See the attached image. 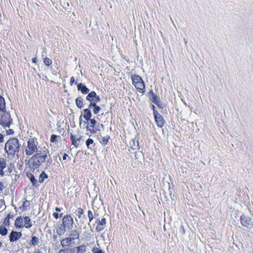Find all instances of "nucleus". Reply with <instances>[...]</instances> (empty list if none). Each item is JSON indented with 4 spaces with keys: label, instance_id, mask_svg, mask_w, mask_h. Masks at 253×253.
I'll return each mask as SVG.
<instances>
[{
    "label": "nucleus",
    "instance_id": "obj_27",
    "mask_svg": "<svg viewBox=\"0 0 253 253\" xmlns=\"http://www.w3.org/2000/svg\"><path fill=\"white\" fill-rule=\"evenodd\" d=\"M47 175L44 171H42L39 176V181L40 183H42L43 182L44 179L47 178Z\"/></svg>",
    "mask_w": 253,
    "mask_h": 253
},
{
    "label": "nucleus",
    "instance_id": "obj_33",
    "mask_svg": "<svg viewBox=\"0 0 253 253\" xmlns=\"http://www.w3.org/2000/svg\"><path fill=\"white\" fill-rule=\"evenodd\" d=\"M93 143V140L91 138H88L85 142V144L87 147L88 148L90 149L92 147L90 146V145L92 144Z\"/></svg>",
    "mask_w": 253,
    "mask_h": 253
},
{
    "label": "nucleus",
    "instance_id": "obj_25",
    "mask_svg": "<svg viewBox=\"0 0 253 253\" xmlns=\"http://www.w3.org/2000/svg\"><path fill=\"white\" fill-rule=\"evenodd\" d=\"M76 105L77 106L81 109L84 105L83 99L81 97H78L75 100Z\"/></svg>",
    "mask_w": 253,
    "mask_h": 253
},
{
    "label": "nucleus",
    "instance_id": "obj_9",
    "mask_svg": "<svg viewBox=\"0 0 253 253\" xmlns=\"http://www.w3.org/2000/svg\"><path fill=\"white\" fill-rule=\"evenodd\" d=\"M240 220L242 225L247 228H249L252 224L251 219L245 215H242L240 217Z\"/></svg>",
    "mask_w": 253,
    "mask_h": 253
},
{
    "label": "nucleus",
    "instance_id": "obj_32",
    "mask_svg": "<svg viewBox=\"0 0 253 253\" xmlns=\"http://www.w3.org/2000/svg\"><path fill=\"white\" fill-rule=\"evenodd\" d=\"M27 176L29 177L30 180L32 183L33 185H35L37 183V180L34 177V176L31 173H30L29 175H27Z\"/></svg>",
    "mask_w": 253,
    "mask_h": 253
},
{
    "label": "nucleus",
    "instance_id": "obj_17",
    "mask_svg": "<svg viewBox=\"0 0 253 253\" xmlns=\"http://www.w3.org/2000/svg\"><path fill=\"white\" fill-rule=\"evenodd\" d=\"M6 167V160L3 158H0V174L2 176L4 174V172H3V169H5Z\"/></svg>",
    "mask_w": 253,
    "mask_h": 253
},
{
    "label": "nucleus",
    "instance_id": "obj_40",
    "mask_svg": "<svg viewBox=\"0 0 253 253\" xmlns=\"http://www.w3.org/2000/svg\"><path fill=\"white\" fill-rule=\"evenodd\" d=\"M46 54V48H44L43 49V51H42V56L43 57V58L44 57H45V54Z\"/></svg>",
    "mask_w": 253,
    "mask_h": 253
},
{
    "label": "nucleus",
    "instance_id": "obj_38",
    "mask_svg": "<svg viewBox=\"0 0 253 253\" xmlns=\"http://www.w3.org/2000/svg\"><path fill=\"white\" fill-rule=\"evenodd\" d=\"M56 138H57V135H56L55 134H52L50 137V141L52 142H55L56 141Z\"/></svg>",
    "mask_w": 253,
    "mask_h": 253
},
{
    "label": "nucleus",
    "instance_id": "obj_39",
    "mask_svg": "<svg viewBox=\"0 0 253 253\" xmlns=\"http://www.w3.org/2000/svg\"><path fill=\"white\" fill-rule=\"evenodd\" d=\"M108 112H105V113H102L101 115H97L96 118L97 119H98L99 120H100V117H101V116H105L107 114H108Z\"/></svg>",
    "mask_w": 253,
    "mask_h": 253
},
{
    "label": "nucleus",
    "instance_id": "obj_5",
    "mask_svg": "<svg viewBox=\"0 0 253 253\" xmlns=\"http://www.w3.org/2000/svg\"><path fill=\"white\" fill-rule=\"evenodd\" d=\"M12 123V119L11 118L10 115L7 112H3V114L1 116L0 124L4 127H9Z\"/></svg>",
    "mask_w": 253,
    "mask_h": 253
},
{
    "label": "nucleus",
    "instance_id": "obj_28",
    "mask_svg": "<svg viewBox=\"0 0 253 253\" xmlns=\"http://www.w3.org/2000/svg\"><path fill=\"white\" fill-rule=\"evenodd\" d=\"M39 243V239L38 237L36 236H33L32 238V240L31 241V245L32 246H36Z\"/></svg>",
    "mask_w": 253,
    "mask_h": 253
},
{
    "label": "nucleus",
    "instance_id": "obj_42",
    "mask_svg": "<svg viewBox=\"0 0 253 253\" xmlns=\"http://www.w3.org/2000/svg\"><path fill=\"white\" fill-rule=\"evenodd\" d=\"M75 82V78L74 77H72L70 79V84L71 85Z\"/></svg>",
    "mask_w": 253,
    "mask_h": 253
},
{
    "label": "nucleus",
    "instance_id": "obj_13",
    "mask_svg": "<svg viewBox=\"0 0 253 253\" xmlns=\"http://www.w3.org/2000/svg\"><path fill=\"white\" fill-rule=\"evenodd\" d=\"M66 229L64 228L61 224H58L56 227V233L59 236L64 235L66 231Z\"/></svg>",
    "mask_w": 253,
    "mask_h": 253
},
{
    "label": "nucleus",
    "instance_id": "obj_18",
    "mask_svg": "<svg viewBox=\"0 0 253 253\" xmlns=\"http://www.w3.org/2000/svg\"><path fill=\"white\" fill-rule=\"evenodd\" d=\"M23 222V226H25L26 228L29 229L32 226L31 219L29 216L24 217Z\"/></svg>",
    "mask_w": 253,
    "mask_h": 253
},
{
    "label": "nucleus",
    "instance_id": "obj_2",
    "mask_svg": "<svg viewBox=\"0 0 253 253\" xmlns=\"http://www.w3.org/2000/svg\"><path fill=\"white\" fill-rule=\"evenodd\" d=\"M20 146L17 138H11L6 143L5 149L8 155L14 156L19 152Z\"/></svg>",
    "mask_w": 253,
    "mask_h": 253
},
{
    "label": "nucleus",
    "instance_id": "obj_19",
    "mask_svg": "<svg viewBox=\"0 0 253 253\" xmlns=\"http://www.w3.org/2000/svg\"><path fill=\"white\" fill-rule=\"evenodd\" d=\"M130 148L132 150H137L139 149V144L137 140L132 139L129 142Z\"/></svg>",
    "mask_w": 253,
    "mask_h": 253
},
{
    "label": "nucleus",
    "instance_id": "obj_6",
    "mask_svg": "<svg viewBox=\"0 0 253 253\" xmlns=\"http://www.w3.org/2000/svg\"><path fill=\"white\" fill-rule=\"evenodd\" d=\"M73 218L70 215L67 214L62 218L61 224L66 230H71L73 227Z\"/></svg>",
    "mask_w": 253,
    "mask_h": 253
},
{
    "label": "nucleus",
    "instance_id": "obj_21",
    "mask_svg": "<svg viewBox=\"0 0 253 253\" xmlns=\"http://www.w3.org/2000/svg\"><path fill=\"white\" fill-rule=\"evenodd\" d=\"M15 226L17 228H20L23 227V220L21 216H18L16 218L15 222Z\"/></svg>",
    "mask_w": 253,
    "mask_h": 253
},
{
    "label": "nucleus",
    "instance_id": "obj_12",
    "mask_svg": "<svg viewBox=\"0 0 253 253\" xmlns=\"http://www.w3.org/2000/svg\"><path fill=\"white\" fill-rule=\"evenodd\" d=\"M73 240L69 236L61 240V245L63 247L69 246L73 243Z\"/></svg>",
    "mask_w": 253,
    "mask_h": 253
},
{
    "label": "nucleus",
    "instance_id": "obj_48",
    "mask_svg": "<svg viewBox=\"0 0 253 253\" xmlns=\"http://www.w3.org/2000/svg\"><path fill=\"white\" fill-rule=\"evenodd\" d=\"M55 211H61V209L60 208H59L56 207V208H55Z\"/></svg>",
    "mask_w": 253,
    "mask_h": 253
},
{
    "label": "nucleus",
    "instance_id": "obj_47",
    "mask_svg": "<svg viewBox=\"0 0 253 253\" xmlns=\"http://www.w3.org/2000/svg\"><path fill=\"white\" fill-rule=\"evenodd\" d=\"M57 236L56 235L53 234V240L55 241L57 240Z\"/></svg>",
    "mask_w": 253,
    "mask_h": 253
},
{
    "label": "nucleus",
    "instance_id": "obj_11",
    "mask_svg": "<svg viewBox=\"0 0 253 253\" xmlns=\"http://www.w3.org/2000/svg\"><path fill=\"white\" fill-rule=\"evenodd\" d=\"M22 236V233L20 232H17L12 231L9 236V240L10 242H13L19 239Z\"/></svg>",
    "mask_w": 253,
    "mask_h": 253
},
{
    "label": "nucleus",
    "instance_id": "obj_49",
    "mask_svg": "<svg viewBox=\"0 0 253 253\" xmlns=\"http://www.w3.org/2000/svg\"><path fill=\"white\" fill-rule=\"evenodd\" d=\"M79 119H80V124H81V122H82V116H81L79 118Z\"/></svg>",
    "mask_w": 253,
    "mask_h": 253
},
{
    "label": "nucleus",
    "instance_id": "obj_15",
    "mask_svg": "<svg viewBox=\"0 0 253 253\" xmlns=\"http://www.w3.org/2000/svg\"><path fill=\"white\" fill-rule=\"evenodd\" d=\"M88 121H90V126H87V129L89 130L90 132L92 133H95V131L94 130L95 125L96 124V121L94 119H90Z\"/></svg>",
    "mask_w": 253,
    "mask_h": 253
},
{
    "label": "nucleus",
    "instance_id": "obj_50",
    "mask_svg": "<svg viewBox=\"0 0 253 253\" xmlns=\"http://www.w3.org/2000/svg\"><path fill=\"white\" fill-rule=\"evenodd\" d=\"M9 131H10V133H13V131L12 130V129H9Z\"/></svg>",
    "mask_w": 253,
    "mask_h": 253
},
{
    "label": "nucleus",
    "instance_id": "obj_3",
    "mask_svg": "<svg viewBox=\"0 0 253 253\" xmlns=\"http://www.w3.org/2000/svg\"><path fill=\"white\" fill-rule=\"evenodd\" d=\"M131 79L133 85H134L137 90L141 93H143L145 91V84L141 77L137 75L131 76Z\"/></svg>",
    "mask_w": 253,
    "mask_h": 253
},
{
    "label": "nucleus",
    "instance_id": "obj_53",
    "mask_svg": "<svg viewBox=\"0 0 253 253\" xmlns=\"http://www.w3.org/2000/svg\"><path fill=\"white\" fill-rule=\"evenodd\" d=\"M34 253H41L39 251H37L36 252H34Z\"/></svg>",
    "mask_w": 253,
    "mask_h": 253
},
{
    "label": "nucleus",
    "instance_id": "obj_45",
    "mask_svg": "<svg viewBox=\"0 0 253 253\" xmlns=\"http://www.w3.org/2000/svg\"><path fill=\"white\" fill-rule=\"evenodd\" d=\"M68 156V155L67 154L64 153V155H63V160H66L67 157Z\"/></svg>",
    "mask_w": 253,
    "mask_h": 253
},
{
    "label": "nucleus",
    "instance_id": "obj_35",
    "mask_svg": "<svg viewBox=\"0 0 253 253\" xmlns=\"http://www.w3.org/2000/svg\"><path fill=\"white\" fill-rule=\"evenodd\" d=\"M92 252L93 253H104V252L99 248L97 247H94L92 249Z\"/></svg>",
    "mask_w": 253,
    "mask_h": 253
},
{
    "label": "nucleus",
    "instance_id": "obj_14",
    "mask_svg": "<svg viewBox=\"0 0 253 253\" xmlns=\"http://www.w3.org/2000/svg\"><path fill=\"white\" fill-rule=\"evenodd\" d=\"M78 89L81 91L82 93L87 94L89 92V89L82 83H80L77 86Z\"/></svg>",
    "mask_w": 253,
    "mask_h": 253
},
{
    "label": "nucleus",
    "instance_id": "obj_44",
    "mask_svg": "<svg viewBox=\"0 0 253 253\" xmlns=\"http://www.w3.org/2000/svg\"><path fill=\"white\" fill-rule=\"evenodd\" d=\"M4 188L3 183L0 182V191H2L3 189Z\"/></svg>",
    "mask_w": 253,
    "mask_h": 253
},
{
    "label": "nucleus",
    "instance_id": "obj_36",
    "mask_svg": "<svg viewBox=\"0 0 253 253\" xmlns=\"http://www.w3.org/2000/svg\"><path fill=\"white\" fill-rule=\"evenodd\" d=\"M77 212L78 213V216L80 218L81 217V215L83 214L84 211L82 208H78L77 210Z\"/></svg>",
    "mask_w": 253,
    "mask_h": 253
},
{
    "label": "nucleus",
    "instance_id": "obj_52",
    "mask_svg": "<svg viewBox=\"0 0 253 253\" xmlns=\"http://www.w3.org/2000/svg\"><path fill=\"white\" fill-rule=\"evenodd\" d=\"M62 215H63V213H60V214L59 215V216H60V217H61V216H62Z\"/></svg>",
    "mask_w": 253,
    "mask_h": 253
},
{
    "label": "nucleus",
    "instance_id": "obj_23",
    "mask_svg": "<svg viewBox=\"0 0 253 253\" xmlns=\"http://www.w3.org/2000/svg\"><path fill=\"white\" fill-rule=\"evenodd\" d=\"M71 139L72 140V144L77 148L79 145V142L81 138H77L76 136L73 135L72 134H71Z\"/></svg>",
    "mask_w": 253,
    "mask_h": 253
},
{
    "label": "nucleus",
    "instance_id": "obj_43",
    "mask_svg": "<svg viewBox=\"0 0 253 253\" xmlns=\"http://www.w3.org/2000/svg\"><path fill=\"white\" fill-rule=\"evenodd\" d=\"M53 216L56 218L57 219L59 217V214L57 212H54L53 213Z\"/></svg>",
    "mask_w": 253,
    "mask_h": 253
},
{
    "label": "nucleus",
    "instance_id": "obj_22",
    "mask_svg": "<svg viewBox=\"0 0 253 253\" xmlns=\"http://www.w3.org/2000/svg\"><path fill=\"white\" fill-rule=\"evenodd\" d=\"M84 114L83 115L84 118L86 121L90 120L91 117V113L89 110V108L85 109L84 110Z\"/></svg>",
    "mask_w": 253,
    "mask_h": 253
},
{
    "label": "nucleus",
    "instance_id": "obj_20",
    "mask_svg": "<svg viewBox=\"0 0 253 253\" xmlns=\"http://www.w3.org/2000/svg\"><path fill=\"white\" fill-rule=\"evenodd\" d=\"M109 138L110 136L109 135H106L105 136H102L101 135H100V136L98 137L99 142L103 145H105L107 144Z\"/></svg>",
    "mask_w": 253,
    "mask_h": 253
},
{
    "label": "nucleus",
    "instance_id": "obj_31",
    "mask_svg": "<svg viewBox=\"0 0 253 253\" xmlns=\"http://www.w3.org/2000/svg\"><path fill=\"white\" fill-rule=\"evenodd\" d=\"M151 99L153 102L159 105L158 103L160 102V98L157 95L152 93Z\"/></svg>",
    "mask_w": 253,
    "mask_h": 253
},
{
    "label": "nucleus",
    "instance_id": "obj_26",
    "mask_svg": "<svg viewBox=\"0 0 253 253\" xmlns=\"http://www.w3.org/2000/svg\"><path fill=\"white\" fill-rule=\"evenodd\" d=\"M5 110V100L3 97L0 96V111L4 112Z\"/></svg>",
    "mask_w": 253,
    "mask_h": 253
},
{
    "label": "nucleus",
    "instance_id": "obj_51",
    "mask_svg": "<svg viewBox=\"0 0 253 253\" xmlns=\"http://www.w3.org/2000/svg\"><path fill=\"white\" fill-rule=\"evenodd\" d=\"M2 244L1 242H0V248L2 247Z\"/></svg>",
    "mask_w": 253,
    "mask_h": 253
},
{
    "label": "nucleus",
    "instance_id": "obj_29",
    "mask_svg": "<svg viewBox=\"0 0 253 253\" xmlns=\"http://www.w3.org/2000/svg\"><path fill=\"white\" fill-rule=\"evenodd\" d=\"M7 233V229L3 225L0 226V234L2 236H5Z\"/></svg>",
    "mask_w": 253,
    "mask_h": 253
},
{
    "label": "nucleus",
    "instance_id": "obj_30",
    "mask_svg": "<svg viewBox=\"0 0 253 253\" xmlns=\"http://www.w3.org/2000/svg\"><path fill=\"white\" fill-rule=\"evenodd\" d=\"M43 63L45 66H49L52 64V61L46 56L43 58Z\"/></svg>",
    "mask_w": 253,
    "mask_h": 253
},
{
    "label": "nucleus",
    "instance_id": "obj_24",
    "mask_svg": "<svg viewBox=\"0 0 253 253\" xmlns=\"http://www.w3.org/2000/svg\"><path fill=\"white\" fill-rule=\"evenodd\" d=\"M91 107H94L93 112L95 115H97L101 110L100 107L97 105L96 103L89 104L88 108H90Z\"/></svg>",
    "mask_w": 253,
    "mask_h": 253
},
{
    "label": "nucleus",
    "instance_id": "obj_10",
    "mask_svg": "<svg viewBox=\"0 0 253 253\" xmlns=\"http://www.w3.org/2000/svg\"><path fill=\"white\" fill-rule=\"evenodd\" d=\"M96 223L97 224L96 227V230L97 232L102 231L104 228L106 223L105 218H102L101 220L97 219L96 221Z\"/></svg>",
    "mask_w": 253,
    "mask_h": 253
},
{
    "label": "nucleus",
    "instance_id": "obj_4",
    "mask_svg": "<svg viewBox=\"0 0 253 253\" xmlns=\"http://www.w3.org/2000/svg\"><path fill=\"white\" fill-rule=\"evenodd\" d=\"M38 142L35 141L33 138H30L27 141V146L25 149V154L27 156H31L35 153H38V150L37 148Z\"/></svg>",
    "mask_w": 253,
    "mask_h": 253
},
{
    "label": "nucleus",
    "instance_id": "obj_34",
    "mask_svg": "<svg viewBox=\"0 0 253 253\" xmlns=\"http://www.w3.org/2000/svg\"><path fill=\"white\" fill-rule=\"evenodd\" d=\"M87 216H88V218L89 219V222H90L92 220V219H93V217H94L93 213L91 211H90V210L88 211Z\"/></svg>",
    "mask_w": 253,
    "mask_h": 253
},
{
    "label": "nucleus",
    "instance_id": "obj_54",
    "mask_svg": "<svg viewBox=\"0 0 253 253\" xmlns=\"http://www.w3.org/2000/svg\"><path fill=\"white\" fill-rule=\"evenodd\" d=\"M45 79H47V80H48L46 76H45Z\"/></svg>",
    "mask_w": 253,
    "mask_h": 253
},
{
    "label": "nucleus",
    "instance_id": "obj_8",
    "mask_svg": "<svg viewBox=\"0 0 253 253\" xmlns=\"http://www.w3.org/2000/svg\"><path fill=\"white\" fill-rule=\"evenodd\" d=\"M86 99L90 102V104L97 103L100 100V97L96 95L95 91H92L88 93Z\"/></svg>",
    "mask_w": 253,
    "mask_h": 253
},
{
    "label": "nucleus",
    "instance_id": "obj_7",
    "mask_svg": "<svg viewBox=\"0 0 253 253\" xmlns=\"http://www.w3.org/2000/svg\"><path fill=\"white\" fill-rule=\"evenodd\" d=\"M153 113L155 122L158 127H162L165 124V120L161 114L155 110V107L153 105Z\"/></svg>",
    "mask_w": 253,
    "mask_h": 253
},
{
    "label": "nucleus",
    "instance_id": "obj_1",
    "mask_svg": "<svg viewBox=\"0 0 253 253\" xmlns=\"http://www.w3.org/2000/svg\"><path fill=\"white\" fill-rule=\"evenodd\" d=\"M47 154L48 151L46 150H39L28 161L26 165L31 169H38L42 163L49 162L50 156H48Z\"/></svg>",
    "mask_w": 253,
    "mask_h": 253
},
{
    "label": "nucleus",
    "instance_id": "obj_55",
    "mask_svg": "<svg viewBox=\"0 0 253 253\" xmlns=\"http://www.w3.org/2000/svg\"><path fill=\"white\" fill-rule=\"evenodd\" d=\"M101 127H102V128H103V127H104L103 125L101 124Z\"/></svg>",
    "mask_w": 253,
    "mask_h": 253
},
{
    "label": "nucleus",
    "instance_id": "obj_46",
    "mask_svg": "<svg viewBox=\"0 0 253 253\" xmlns=\"http://www.w3.org/2000/svg\"><path fill=\"white\" fill-rule=\"evenodd\" d=\"M37 58L36 57H35V58H33L32 59V62L33 63L36 64L37 63Z\"/></svg>",
    "mask_w": 253,
    "mask_h": 253
},
{
    "label": "nucleus",
    "instance_id": "obj_37",
    "mask_svg": "<svg viewBox=\"0 0 253 253\" xmlns=\"http://www.w3.org/2000/svg\"><path fill=\"white\" fill-rule=\"evenodd\" d=\"M58 253H71V250L69 249H61L59 250Z\"/></svg>",
    "mask_w": 253,
    "mask_h": 253
},
{
    "label": "nucleus",
    "instance_id": "obj_56",
    "mask_svg": "<svg viewBox=\"0 0 253 253\" xmlns=\"http://www.w3.org/2000/svg\"><path fill=\"white\" fill-rule=\"evenodd\" d=\"M88 225H89V226H90V225L89 222L88 223Z\"/></svg>",
    "mask_w": 253,
    "mask_h": 253
},
{
    "label": "nucleus",
    "instance_id": "obj_41",
    "mask_svg": "<svg viewBox=\"0 0 253 253\" xmlns=\"http://www.w3.org/2000/svg\"><path fill=\"white\" fill-rule=\"evenodd\" d=\"M4 141V137L2 134H0V143L3 142Z\"/></svg>",
    "mask_w": 253,
    "mask_h": 253
},
{
    "label": "nucleus",
    "instance_id": "obj_16",
    "mask_svg": "<svg viewBox=\"0 0 253 253\" xmlns=\"http://www.w3.org/2000/svg\"><path fill=\"white\" fill-rule=\"evenodd\" d=\"M69 236L74 241L79 238V233L76 230H71L69 231Z\"/></svg>",
    "mask_w": 253,
    "mask_h": 253
}]
</instances>
